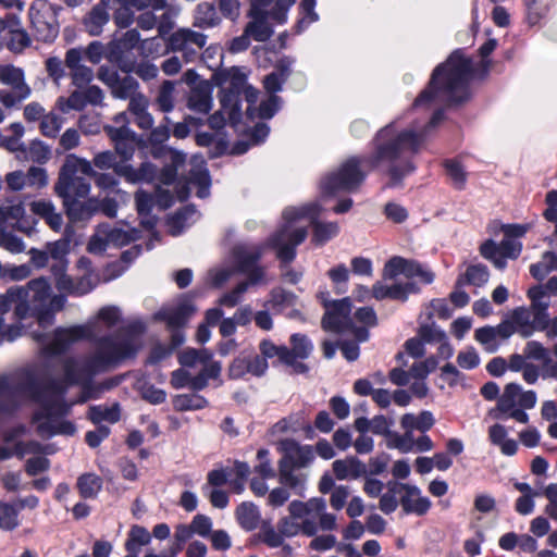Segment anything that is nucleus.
<instances>
[{"mask_svg":"<svg viewBox=\"0 0 557 557\" xmlns=\"http://www.w3.org/2000/svg\"><path fill=\"white\" fill-rule=\"evenodd\" d=\"M264 251V246L257 244H238L233 248L232 256L237 270L248 275V282L258 284L263 280L264 270L258 267Z\"/></svg>","mask_w":557,"mask_h":557,"instance_id":"obj_14","label":"nucleus"},{"mask_svg":"<svg viewBox=\"0 0 557 557\" xmlns=\"http://www.w3.org/2000/svg\"><path fill=\"white\" fill-rule=\"evenodd\" d=\"M520 394V385L517 383H508L503 394L498 397L496 410L507 418H511L519 423H528L529 414L519 409L518 399Z\"/></svg>","mask_w":557,"mask_h":557,"instance_id":"obj_19","label":"nucleus"},{"mask_svg":"<svg viewBox=\"0 0 557 557\" xmlns=\"http://www.w3.org/2000/svg\"><path fill=\"white\" fill-rule=\"evenodd\" d=\"M51 294V285L46 277L29 281L26 286L11 287L5 294L0 295V334L7 341H14L23 334L20 323L5 324L3 315L14 306V314L18 320L41 312L48 304Z\"/></svg>","mask_w":557,"mask_h":557,"instance_id":"obj_5","label":"nucleus"},{"mask_svg":"<svg viewBox=\"0 0 557 557\" xmlns=\"http://www.w3.org/2000/svg\"><path fill=\"white\" fill-rule=\"evenodd\" d=\"M400 275H404L406 281H412V277L419 276L425 284H431L434 281V273L423 269L417 261L396 256L386 262L383 277L385 280H398Z\"/></svg>","mask_w":557,"mask_h":557,"instance_id":"obj_16","label":"nucleus"},{"mask_svg":"<svg viewBox=\"0 0 557 557\" xmlns=\"http://www.w3.org/2000/svg\"><path fill=\"white\" fill-rule=\"evenodd\" d=\"M220 23V17L215 7L209 2H201L197 5L194 13L193 25L198 28H211Z\"/></svg>","mask_w":557,"mask_h":557,"instance_id":"obj_34","label":"nucleus"},{"mask_svg":"<svg viewBox=\"0 0 557 557\" xmlns=\"http://www.w3.org/2000/svg\"><path fill=\"white\" fill-rule=\"evenodd\" d=\"M103 131L113 143L115 156L119 154L123 161L131 160L136 149V133L132 128L115 129L109 125H104Z\"/></svg>","mask_w":557,"mask_h":557,"instance_id":"obj_23","label":"nucleus"},{"mask_svg":"<svg viewBox=\"0 0 557 557\" xmlns=\"http://www.w3.org/2000/svg\"><path fill=\"white\" fill-rule=\"evenodd\" d=\"M386 446L391 449H397L403 454L413 451V433L405 430L404 434H398L392 431L386 440Z\"/></svg>","mask_w":557,"mask_h":557,"instance_id":"obj_49","label":"nucleus"},{"mask_svg":"<svg viewBox=\"0 0 557 557\" xmlns=\"http://www.w3.org/2000/svg\"><path fill=\"white\" fill-rule=\"evenodd\" d=\"M207 35L188 27H182L173 32L166 39V49L181 52L183 61L190 63L196 61L203 47L207 45Z\"/></svg>","mask_w":557,"mask_h":557,"instance_id":"obj_13","label":"nucleus"},{"mask_svg":"<svg viewBox=\"0 0 557 557\" xmlns=\"http://www.w3.org/2000/svg\"><path fill=\"white\" fill-rule=\"evenodd\" d=\"M163 10L161 16L159 18L157 17L158 34L162 38L171 35L170 33L173 30L176 17L181 12L180 8L166 4Z\"/></svg>","mask_w":557,"mask_h":557,"instance_id":"obj_44","label":"nucleus"},{"mask_svg":"<svg viewBox=\"0 0 557 557\" xmlns=\"http://www.w3.org/2000/svg\"><path fill=\"white\" fill-rule=\"evenodd\" d=\"M62 123L63 121L59 115L50 112L42 116L40 131L45 136L54 138L60 132Z\"/></svg>","mask_w":557,"mask_h":557,"instance_id":"obj_64","label":"nucleus"},{"mask_svg":"<svg viewBox=\"0 0 557 557\" xmlns=\"http://www.w3.org/2000/svg\"><path fill=\"white\" fill-rule=\"evenodd\" d=\"M175 85L171 81H164L156 97V104L161 112L169 113L175 107L174 99Z\"/></svg>","mask_w":557,"mask_h":557,"instance_id":"obj_43","label":"nucleus"},{"mask_svg":"<svg viewBox=\"0 0 557 557\" xmlns=\"http://www.w3.org/2000/svg\"><path fill=\"white\" fill-rule=\"evenodd\" d=\"M321 210L320 205L312 202L300 208H287L284 211V219L287 221V224L270 238V245L277 250V258L284 265L295 259V248L300 245L308 235L305 227L294 228L289 225L290 222L301 218H308L313 226L312 240L317 245H323L338 234L339 226L336 222L322 223L317 221Z\"/></svg>","mask_w":557,"mask_h":557,"instance_id":"obj_3","label":"nucleus"},{"mask_svg":"<svg viewBox=\"0 0 557 557\" xmlns=\"http://www.w3.org/2000/svg\"><path fill=\"white\" fill-rule=\"evenodd\" d=\"M120 69L126 74L134 71L143 81H151L156 78L159 73L158 66L149 62H140L135 67L132 64L124 63L120 65Z\"/></svg>","mask_w":557,"mask_h":557,"instance_id":"obj_55","label":"nucleus"},{"mask_svg":"<svg viewBox=\"0 0 557 557\" xmlns=\"http://www.w3.org/2000/svg\"><path fill=\"white\" fill-rule=\"evenodd\" d=\"M97 77L109 87L113 98L126 100L139 91L136 78L131 75L120 76L115 70L107 65L99 67Z\"/></svg>","mask_w":557,"mask_h":557,"instance_id":"obj_17","label":"nucleus"},{"mask_svg":"<svg viewBox=\"0 0 557 557\" xmlns=\"http://www.w3.org/2000/svg\"><path fill=\"white\" fill-rule=\"evenodd\" d=\"M465 277L467 283L472 284L474 286H482L484 285L490 277L488 270L483 264H474L468 267Z\"/></svg>","mask_w":557,"mask_h":557,"instance_id":"obj_63","label":"nucleus"},{"mask_svg":"<svg viewBox=\"0 0 557 557\" xmlns=\"http://www.w3.org/2000/svg\"><path fill=\"white\" fill-rule=\"evenodd\" d=\"M444 117L443 110H437L422 129L408 128L397 132L393 124L382 127L374 138L373 152L364 160L370 170L386 165L389 176L388 187L401 185L403 180L414 171L411 158L423 146L431 128Z\"/></svg>","mask_w":557,"mask_h":557,"instance_id":"obj_2","label":"nucleus"},{"mask_svg":"<svg viewBox=\"0 0 557 557\" xmlns=\"http://www.w3.org/2000/svg\"><path fill=\"white\" fill-rule=\"evenodd\" d=\"M264 8L265 7L255 8L251 5V15L253 16V20L245 27L249 37L261 42L267 41L273 34V29L263 12Z\"/></svg>","mask_w":557,"mask_h":557,"instance_id":"obj_29","label":"nucleus"},{"mask_svg":"<svg viewBox=\"0 0 557 557\" xmlns=\"http://www.w3.org/2000/svg\"><path fill=\"white\" fill-rule=\"evenodd\" d=\"M474 338L479 342L487 352H495L499 347L494 326H483L475 330Z\"/></svg>","mask_w":557,"mask_h":557,"instance_id":"obj_54","label":"nucleus"},{"mask_svg":"<svg viewBox=\"0 0 557 557\" xmlns=\"http://www.w3.org/2000/svg\"><path fill=\"white\" fill-rule=\"evenodd\" d=\"M109 21V14L106 9L101 7H95L84 21L87 33L91 36H98L101 34L103 26Z\"/></svg>","mask_w":557,"mask_h":557,"instance_id":"obj_41","label":"nucleus"},{"mask_svg":"<svg viewBox=\"0 0 557 557\" xmlns=\"http://www.w3.org/2000/svg\"><path fill=\"white\" fill-rule=\"evenodd\" d=\"M29 20L37 40L50 42L57 38L59 24L50 5L42 1L34 2L29 8Z\"/></svg>","mask_w":557,"mask_h":557,"instance_id":"obj_15","label":"nucleus"},{"mask_svg":"<svg viewBox=\"0 0 557 557\" xmlns=\"http://www.w3.org/2000/svg\"><path fill=\"white\" fill-rule=\"evenodd\" d=\"M65 304L64 295H50L47 307L38 314V325L42 329L51 326L54 323V313L62 310Z\"/></svg>","mask_w":557,"mask_h":557,"instance_id":"obj_36","label":"nucleus"},{"mask_svg":"<svg viewBox=\"0 0 557 557\" xmlns=\"http://www.w3.org/2000/svg\"><path fill=\"white\" fill-rule=\"evenodd\" d=\"M95 174L91 162L76 154H67L62 164L54 193L60 198L87 197L91 186L86 176Z\"/></svg>","mask_w":557,"mask_h":557,"instance_id":"obj_7","label":"nucleus"},{"mask_svg":"<svg viewBox=\"0 0 557 557\" xmlns=\"http://www.w3.org/2000/svg\"><path fill=\"white\" fill-rule=\"evenodd\" d=\"M240 527L247 531L255 530L260 520L258 508L252 503H243L236 510Z\"/></svg>","mask_w":557,"mask_h":557,"instance_id":"obj_37","label":"nucleus"},{"mask_svg":"<svg viewBox=\"0 0 557 557\" xmlns=\"http://www.w3.org/2000/svg\"><path fill=\"white\" fill-rule=\"evenodd\" d=\"M289 342L292 347L289 348L287 366L290 367L295 373L307 372L308 367L297 359H307L313 350V345L306 335L298 333L293 334Z\"/></svg>","mask_w":557,"mask_h":557,"instance_id":"obj_25","label":"nucleus"},{"mask_svg":"<svg viewBox=\"0 0 557 557\" xmlns=\"http://www.w3.org/2000/svg\"><path fill=\"white\" fill-rule=\"evenodd\" d=\"M520 242L505 237L498 245L493 240H486L480 247L481 255L490 260L497 269L506 267V258L517 259L521 252Z\"/></svg>","mask_w":557,"mask_h":557,"instance_id":"obj_18","label":"nucleus"},{"mask_svg":"<svg viewBox=\"0 0 557 557\" xmlns=\"http://www.w3.org/2000/svg\"><path fill=\"white\" fill-rule=\"evenodd\" d=\"M86 197L62 198L69 219L73 222H83L89 220L95 213L92 200H81Z\"/></svg>","mask_w":557,"mask_h":557,"instance_id":"obj_30","label":"nucleus"},{"mask_svg":"<svg viewBox=\"0 0 557 557\" xmlns=\"http://www.w3.org/2000/svg\"><path fill=\"white\" fill-rule=\"evenodd\" d=\"M144 331L143 322H134L114 335L99 338L92 354L82 359L65 358L62 362V382L44 383L29 370L13 377H1L0 412H10L23 401L34 400L41 405L40 411L33 417L41 437H51L55 434L73 435L76 431L75 425L70 421L60 420V417L70 410V405L64 401L67 386H82L81 403L98 398L103 392L117 386L121 383L120 377H111L99 384L92 383V377L135 357L141 347L140 335Z\"/></svg>","mask_w":557,"mask_h":557,"instance_id":"obj_1","label":"nucleus"},{"mask_svg":"<svg viewBox=\"0 0 557 557\" xmlns=\"http://www.w3.org/2000/svg\"><path fill=\"white\" fill-rule=\"evenodd\" d=\"M280 482L293 490L302 491L307 474L302 470L286 465V461L278 462Z\"/></svg>","mask_w":557,"mask_h":557,"instance_id":"obj_33","label":"nucleus"},{"mask_svg":"<svg viewBox=\"0 0 557 557\" xmlns=\"http://www.w3.org/2000/svg\"><path fill=\"white\" fill-rule=\"evenodd\" d=\"M280 449L284 454L280 461H286V465L294 466L300 470L308 467L313 460L312 448L308 445L300 446L294 440H283L280 442Z\"/></svg>","mask_w":557,"mask_h":557,"instance_id":"obj_24","label":"nucleus"},{"mask_svg":"<svg viewBox=\"0 0 557 557\" xmlns=\"http://www.w3.org/2000/svg\"><path fill=\"white\" fill-rule=\"evenodd\" d=\"M211 359V354L206 350L189 348L180 355V363L184 367H194L196 363H206Z\"/></svg>","mask_w":557,"mask_h":557,"instance_id":"obj_58","label":"nucleus"},{"mask_svg":"<svg viewBox=\"0 0 557 557\" xmlns=\"http://www.w3.org/2000/svg\"><path fill=\"white\" fill-rule=\"evenodd\" d=\"M555 259H556V253H554L552 251L544 252L541 260L537 263L531 264V267H530L531 275L539 281L544 280V277L549 272L555 270Z\"/></svg>","mask_w":557,"mask_h":557,"instance_id":"obj_52","label":"nucleus"},{"mask_svg":"<svg viewBox=\"0 0 557 557\" xmlns=\"http://www.w3.org/2000/svg\"><path fill=\"white\" fill-rule=\"evenodd\" d=\"M0 83L11 90L32 91L24 71L13 64H0Z\"/></svg>","mask_w":557,"mask_h":557,"instance_id":"obj_31","label":"nucleus"},{"mask_svg":"<svg viewBox=\"0 0 557 557\" xmlns=\"http://www.w3.org/2000/svg\"><path fill=\"white\" fill-rule=\"evenodd\" d=\"M445 170L448 178L456 189H463L467 182V173L462 165L455 160H447L445 163Z\"/></svg>","mask_w":557,"mask_h":557,"instance_id":"obj_53","label":"nucleus"},{"mask_svg":"<svg viewBox=\"0 0 557 557\" xmlns=\"http://www.w3.org/2000/svg\"><path fill=\"white\" fill-rule=\"evenodd\" d=\"M332 469L338 480L358 479L368 473L367 465L355 456L335 460Z\"/></svg>","mask_w":557,"mask_h":557,"instance_id":"obj_28","label":"nucleus"},{"mask_svg":"<svg viewBox=\"0 0 557 557\" xmlns=\"http://www.w3.org/2000/svg\"><path fill=\"white\" fill-rule=\"evenodd\" d=\"M490 442L499 447L505 456H513L518 450V443L508 437V432L503 424L495 423L488 428Z\"/></svg>","mask_w":557,"mask_h":557,"instance_id":"obj_32","label":"nucleus"},{"mask_svg":"<svg viewBox=\"0 0 557 557\" xmlns=\"http://www.w3.org/2000/svg\"><path fill=\"white\" fill-rule=\"evenodd\" d=\"M247 85V76L239 67H231L221 73L220 102L228 110L230 119L240 112V96Z\"/></svg>","mask_w":557,"mask_h":557,"instance_id":"obj_12","label":"nucleus"},{"mask_svg":"<svg viewBox=\"0 0 557 557\" xmlns=\"http://www.w3.org/2000/svg\"><path fill=\"white\" fill-rule=\"evenodd\" d=\"M103 481L96 473H84L78 476L76 487L83 498H96L102 488Z\"/></svg>","mask_w":557,"mask_h":557,"instance_id":"obj_35","label":"nucleus"},{"mask_svg":"<svg viewBox=\"0 0 557 557\" xmlns=\"http://www.w3.org/2000/svg\"><path fill=\"white\" fill-rule=\"evenodd\" d=\"M530 317V311L524 308H517L512 313V321L518 325L517 332L524 338L533 334Z\"/></svg>","mask_w":557,"mask_h":557,"instance_id":"obj_56","label":"nucleus"},{"mask_svg":"<svg viewBox=\"0 0 557 557\" xmlns=\"http://www.w3.org/2000/svg\"><path fill=\"white\" fill-rule=\"evenodd\" d=\"M46 250L49 255V258L53 260L52 267H57L60 263L64 264V270H67V259L66 255L70 250V240L66 238H61L59 240L48 243L46 245Z\"/></svg>","mask_w":557,"mask_h":557,"instance_id":"obj_42","label":"nucleus"},{"mask_svg":"<svg viewBox=\"0 0 557 557\" xmlns=\"http://www.w3.org/2000/svg\"><path fill=\"white\" fill-rule=\"evenodd\" d=\"M77 268L84 271L79 277H72L66 274L64 264L51 268L55 281V287L73 296H83L91 292L98 284L97 275L91 270V262L88 258L82 257L77 261Z\"/></svg>","mask_w":557,"mask_h":557,"instance_id":"obj_9","label":"nucleus"},{"mask_svg":"<svg viewBox=\"0 0 557 557\" xmlns=\"http://www.w3.org/2000/svg\"><path fill=\"white\" fill-rule=\"evenodd\" d=\"M189 184L198 187L197 196L206 198L210 194V176L209 172L202 165L194 168L189 172Z\"/></svg>","mask_w":557,"mask_h":557,"instance_id":"obj_46","label":"nucleus"},{"mask_svg":"<svg viewBox=\"0 0 557 557\" xmlns=\"http://www.w3.org/2000/svg\"><path fill=\"white\" fill-rule=\"evenodd\" d=\"M394 283L387 285L383 282H376L372 286V296L377 299H393L407 301L409 295L419 293L420 288L413 281L393 280Z\"/></svg>","mask_w":557,"mask_h":557,"instance_id":"obj_20","label":"nucleus"},{"mask_svg":"<svg viewBox=\"0 0 557 557\" xmlns=\"http://www.w3.org/2000/svg\"><path fill=\"white\" fill-rule=\"evenodd\" d=\"M359 165V159H348L336 172L331 173L322 181V193L325 195H333L339 190H356L366 177V174L360 171Z\"/></svg>","mask_w":557,"mask_h":557,"instance_id":"obj_11","label":"nucleus"},{"mask_svg":"<svg viewBox=\"0 0 557 557\" xmlns=\"http://www.w3.org/2000/svg\"><path fill=\"white\" fill-rule=\"evenodd\" d=\"M195 312L190 300H182L176 306L163 308L154 315L157 320L164 321L169 329H180Z\"/></svg>","mask_w":557,"mask_h":557,"instance_id":"obj_26","label":"nucleus"},{"mask_svg":"<svg viewBox=\"0 0 557 557\" xmlns=\"http://www.w3.org/2000/svg\"><path fill=\"white\" fill-rule=\"evenodd\" d=\"M212 106V98L205 89H194L188 98V108L199 113H208Z\"/></svg>","mask_w":557,"mask_h":557,"instance_id":"obj_51","label":"nucleus"},{"mask_svg":"<svg viewBox=\"0 0 557 557\" xmlns=\"http://www.w3.org/2000/svg\"><path fill=\"white\" fill-rule=\"evenodd\" d=\"M28 188L41 189L48 185L47 171L39 166H30L25 173Z\"/></svg>","mask_w":557,"mask_h":557,"instance_id":"obj_60","label":"nucleus"},{"mask_svg":"<svg viewBox=\"0 0 557 557\" xmlns=\"http://www.w3.org/2000/svg\"><path fill=\"white\" fill-rule=\"evenodd\" d=\"M88 417L94 423H100L102 421L115 423L120 420V406L117 404L111 407L92 406L89 408Z\"/></svg>","mask_w":557,"mask_h":557,"instance_id":"obj_45","label":"nucleus"},{"mask_svg":"<svg viewBox=\"0 0 557 557\" xmlns=\"http://www.w3.org/2000/svg\"><path fill=\"white\" fill-rule=\"evenodd\" d=\"M471 62L458 52L438 65L431 77L429 86L416 99L414 106L434 103L458 104L469 97L468 82L471 76Z\"/></svg>","mask_w":557,"mask_h":557,"instance_id":"obj_4","label":"nucleus"},{"mask_svg":"<svg viewBox=\"0 0 557 557\" xmlns=\"http://www.w3.org/2000/svg\"><path fill=\"white\" fill-rule=\"evenodd\" d=\"M18 508L9 504H0V528L3 530H13L18 524Z\"/></svg>","mask_w":557,"mask_h":557,"instance_id":"obj_62","label":"nucleus"},{"mask_svg":"<svg viewBox=\"0 0 557 557\" xmlns=\"http://www.w3.org/2000/svg\"><path fill=\"white\" fill-rule=\"evenodd\" d=\"M100 234L104 236L106 244L122 247L135 239L134 232L125 231L120 227L102 225Z\"/></svg>","mask_w":557,"mask_h":557,"instance_id":"obj_40","label":"nucleus"},{"mask_svg":"<svg viewBox=\"0 0 557 557\" xmlns=\"http://www.w3.org/2000/svg\"><path fill=\"white\" fill-rule=\"evenodd\" d=\"M418 334L425 343H438L446 339L445 332L433 322L421 324Z\"/></svg>","mask_w":557,"mask_h":557,"instance_id":"obj_61","label":"nucleus"},{"mask_svg":"<svg viewBox=\"0 0 557 557\" xmlns=\"http://www.w3.org/2000/svg\"><path fill=\"white\" fill-rule=\"evenodd\" d=\"M288 512L300 518L306 536H314L319 530L333 531L337 528L336 516L326 511V502L321 497L307 502L293 500L288 505Z\"/></svg>","mask_w":557,"mask_h":557,"instance_id":"obj_8","label":"nucleus"},{"mask_svg":"<svg viewBox=\"0 0 557 557\" xmlns=\"http://www.w3.org/2000/svg\"><path fill=\"white\" fill-rule=\"evenodd\" d=\"M259 349L264 359L277 358L280 362L287 366V359L289 358V348L284 345H275L270 339H263Z\"/></svg>","mask_w":557,"mask_h":557,"instance_id":"obj_50","label":"nucleus"},{"mask_svg":"<svg viewBox=\"0 0 557 557\" xmlns=\"http://www.w3.org/2000/svg\"><path fill=\"white\" fill-rule=\"evenodd\" d=\"M151 535L148 530L140 525H133L129 530L125 548L128 553L137 555L141 547L149 544Z\"/></svg>","mask_w":557,"mask_h":557,"instance_id":"obj_38","label":"nucleus"},{"mask_svg":"<svg viewBox=\"0 0 557 557\" xmlns=\"http://www.w3.org/2000/svg\"><path fill=\"white\" fill-rule=\"evenodd\" d=\"M269 450L264 448L259 449L257 453L259 463L255 466L253 471L262 479H273L276 475L275 469L269 459Z\"/></svg>","mask_w":557,"mask_h":557,"instance_id":"obj_57","label":"nucleus"},{"mask_svg":"<svg viewBox=\"0 0 557 557\" xmlns=\"http://www.w3.org/2000/svg\"><path fill=\"white\" fill-rule=\"evenodd\" d=\"M65 66L70 70L72 84L77 88H84L94 79L91 67L83 64V49L71 48L65 53Z\"/></svg>","mask_w":557,"mask_h":557,"instance_id":"obj_21","label":"nucleus"},{"mask_svg":"<svg viewBox=\"0 0 557 557\" xmlns=\"http://www.w3.org/2000/svg\"><path fill=\"white\" fill-rule=\"evenodd\" d=\"M120 318L121 312L119 308L113 306L104 307L100 309L96 319L85 324L57 329L52 339L44 346V351L47 355L62 354L78 341L94 338L100 332L97 327L99 322L104 323L110 329L120 321Z\"/></svg>","mask_w":557,"mask_h":557,"instance_id":"obj_6","label":"nucleus"},{"mask_svg":"<svg viewBox=\"0 0 557 557\" xmlns=\"http://www.w3.org/2000/svg\"><path fill=\"white\" fill-rule=\"evenodd\" d=\"M327 310L322 319V326L326 331L336 333L351 332L359 342H366L369 338V331L364 326H356L354 318L350 315L351 301L349 297L336 300Z\"/></svg>","mask_w":557,"mask_h":557,"instance_id":"obj_10","label":"nucleus"},{"mask_svg":"<svg viewBox=\"0 0 557 557\" xmlns=\"http://www.w3.org/2000/svg\"><path fill=\"white\" fill-rule=\"evenodd\" d=\"M50 149L40 140H33L25 146L22 160L33 161L37 163H46L50 159Z\"/></svg>","mask_w":557,"mask_h":557,"instance_id":"obj_47","label":"nucleus"},{"mask_svg":"<svg viewBox=\"0 0 557 557\" xmlns=\"http://www.w3.org/2000/svg\"><path fill=\"white\" fill-rule=\"evenodd\" d=\"M399 485L398 482H389L387 492L380 498L379 508L386 515L394 512L400 504V490L396 488Z\"/></svg>","mask_w":557,"mask_h":557,"instance_id":"obj_48","label":"nucleus"},{"mask_svg":"<svg viewBox=\"0 0 557 557\" xmlns=\"http://www.w3.org/2000/svg\"><path fill=\"white\" fill-rule=\"evenodd\" d=\"M157 169L150 162H144L138 169L129 164L120 162L115 166V175L123 177L127 183L137 184L143 182H151L156 177Z\"/></svg>","mask_w":557,"mask_h":557,"instance_id":"obj_27","label":"nucleus"},{"mask_svg":"<svg viewBox=\"0 0 557 557\" xmlns=\"http://www.w3.org/2000/svg\"><path fill=\"white\" fill-rule=\"evenodd\" d=\"M396 488L400 490V506L406 515L423 516L429 511L431 502L428 497L421 495L419 487L400 483Z\"/></svg>","mask_w":557,"mask_h":557,"instance_id":"obj_22","label":"nucleus"},{"mask_svg":"<svg viewBox=\"0 0 557 557\" xmlns=\"http://www.w3.org/2000/svg\"><path fill=\"white\" fill-rule=\"evenodd\" d=\"M30 45V38L25 29L12 28L8 40L9 50L18 53Z\"/></svg>","mask_w":557,"mask_h":557,"instance_id":"obj_59","label":"nucleus"},{"mask_svg":"<svg viewBox=\"0 0 557 557\" xmlns=\"http://www.w3.org/2000/svg\"><path fill=\"white\" fill-rule=\"evenodd\" d=\"M25 214V208L21 201L5 199L0 202V222L18 223Z\"/></svg>","mask_w":557,"mask_h":557,"instance_id":"obj_39","label":"nucleus"}]
</instances>
